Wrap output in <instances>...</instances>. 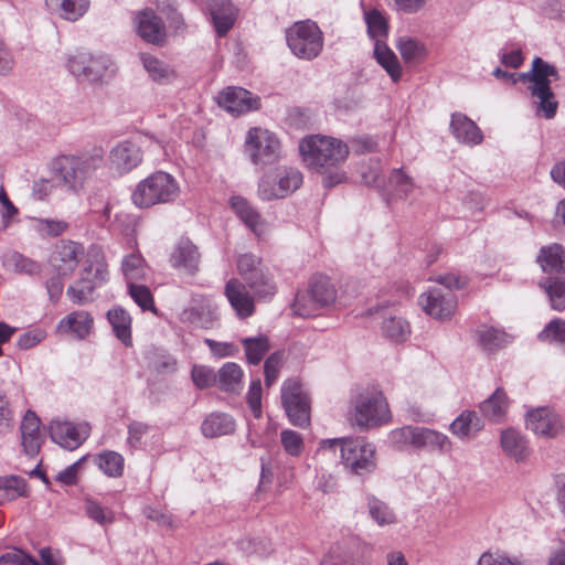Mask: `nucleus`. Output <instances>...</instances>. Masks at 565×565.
<instances>
[{"label": "nucleus", "mask_w": 565, "mask_h": 565, "mask_svg": "<svg viewBox=\"0 0 565 565\" xmlns=\"http://www.w3.org/2000/svg\"><path fill=\"white\" fill-rule=\"evenodd\" d=\"M492 74L497 78L509 79L512 84H515L518 79L529 82L527 90L530 95L539 100L536 115H542L546 119H552L556 115L558 103L554 98L550 79L551 77L554 79L559 77L554 65L536 56L532 61V67L529 72L516 75L497 67Z\"/></svg>", "instance_id": "nucleus-1"}, {"label": "nucleus", "mask_w": 565, "mask_h": 565, "mask_svg": "<svg viewBox=\"0 0 565 565\" xmlns=\"http://www.w3.org/2000/svg\"><path fill=\"white\" fill-rule=\"evenodd\" d=\"M104 149L92 147L76 154H63L55 160L58 180L70 191H81L86 181L104 163Z\"/></svg>", "instance_id": "nucleus-2"}, {"label": "nucleus", "mask_w": 565, "mask_h": 565, "mask_svg": "<svg viewBox=\"0 0 565 565\" xmlns=\"http://www.w3.org/2000/svg\"><path fill=\"white\" fill-rule=\"evenodd\" d=\"M108 276L103 249L97 245H92L87 249L81 278L67 287L66 296L78 306L92 302L95 290L108 281Z\"/></svg>", "instance_id": "nucleus-3"}, {"label": "nucleus", "mask_w": 565, "mask_h": 565, "mask_svg": "<svg viewBox=\"0 0 565 565\" xmlns=\"http://www.w3.org/2000/svg\"><path fill=\"white\" fill-rule=\"evenodd\" d=\"M340 446L341 462L354 476L364 477L375 471L376 448L363 437L323 439L320 448Z\"/></svg>", "instance_id": "nucleus-4"}, {"label": "nucleus", "mask_w": 565, "mask_h": 565, "mask_svg": "<svg viewBox=\"0 0 565 565\" xmlns=\"http://www.w3.org/2000/svg\"><path fill=\"white\" fill-rule=\"evenodd\" d=\"M299 151L308 168L320 171L344 162L349 154V146L332 137L311 136L300 142Z\"/></svg>", "instance_id": "nucleus-5"}, {"label": "nucleus", "mask_w": 565, "mask_h": 565, "mask_svg": "<svg viewBox=\"0 0 565 565\" xmlns=\"http://www.w3.org/2000/svg\"><path fill=\"white\" fill-rule=\"evenodd\" d=\"M181 193L177 179L164 171H157L141 180L131 194L132 203L140 209L174 202Z\"/></svg>", "instance_id": "nucleus-6"}, {"label": "nucleus", "mask_w": 565, "mask_h": 565, "mask_svg": "<svg viewBox=\"0 0 565 565\" xmlns=\"http://www.w3.org/2000/svg\"><path fill=\"white\" fill-rule=\"evenodd\" d=\"M237 271L244 285L248 287L257 300L269 301L277 292L274 276L265 266L263 259L252 253L237 257Z\"/></svg>", "instance_id": "nucleus-7"}, {"label": "nucleus", "mask_w": 565, "mask_h": 565, "mask_svg": "<svg viewBox=\"0 0 565 565\" xmlns=\"http://www.w3.org/2000/svg\"><path fill=\"white\" fill-rule=\"evenodd\" d=\"M287 45L295 56L311 61L323 49V34L317 23L306 20L295 22L286 30Z\"/></svg>", "instance_id": "nucleus-8"}, {"label": "nucleus", "mask_w": 565, "mask_h": 565, "mask_svg": "<svg viewBox=\"0 0 565 565\" xmlns=\"http://www.w3.org/2000/svg\"><path fill=\"white\" fill-rule=\"evenodd\" d=\"M337 299V289L327 276H315L307 294H298L292 303L294 312L300 317L317 315L320 308L329 307Z\"/></svg>", "instance_id": "nucleus-9"}, {"label": "nucleus", "mask_w": 565, "mask_h": 565, "mask_svg": "<svg viewBox=\"0 0 565 565\" xmlns=\"http://www.w3.org/2000/svg\"><path fill=\"white\" fill-rule=\"evenodd\" d=\"M391 412L382 392L373 391L356 397L353 422L362 430H367L388 423Z\"/></svg>", "instance_id": "nucleus-10"}, {"label": "nucleus", "mask_w": 565, "mask_h": 565, "mask_svg": "<svg viewBox=\"0 0 565 565\" xmlns=\"http://www.w3.org/2000/svg\"><path fill=\"white\" fill-rule=\"evenodd\" d=\"M245 151L255 166L265 167L278 161L280 142L269 130L254 127L247 132Z\"/></svg>", "instance_id": "nucleus-11"}, {"label": "nucleus", "mask_w": 565, "mask_h": 565, "mask_svg": "<svg viewBox=\"0 0 565 565\" xmlns=\"http://www.w3.org/2000/svg\"><path fill=\"white\" fill-rule=\"evenodd\" d=\"M281 403L289 422L294 426L303 428L310 424V398L300 382L296 380L284 382Z\"/></svg>", "instance_id": "nucleus-12"}, {"label": "nucleus", "mask_w": 565, "mask_h": 565, "mask_svg": "<svg viewBox=\"0 0 565 565\" xmlns=\"http://www.w3.org/2000/svg\"><path fill=\"white\" fill-rule=\"evenodd\" d=\"M110 60L106 55H93L86 51L70 54L66 67L79 82L96 83L107 76Z\"/></svg>", "instance_id": "nucleus-13"}, {"label": "nucleus", "mask_w": 565, "mask_h": 565, "mask_svg": "<svg viewBox=\"0 0 565 565\" xmlns=\"http://www.w3.org/2000/svg\"><path fill=\"white\" fill-rule=\"evenodd\" d=\"M525 425L529 430L542 438H555L563 429L558 414L546 406L529 411L525 416Z\"/></svg>", "instance_id": "nucleus-14"}, {"label": "nucleus", "mask_w": 565, "mask_h": 565, "mask_svg": "<svg viewBox=\"0 0 565 565\" xmlns=\"http://www.w3.org/2000/svg\"><path fill=\"white\" fill-rule=\"evenodd\" d=\"M50 437L52 441L64 449L74 450L78 448L89 436L88 424H73L54 419L50 424Z\"/></svg>", "instance_id": "nucleus-15"}, {"label": "nucleus", "mask_w": 565, "mask_h": 565, "mask_svg": "<svg viewBox=\"0 0 565 565\" xmlns=\"http://www.w3.org/2000/svg\"><path fill=\"white\" fill-rule=\"evenodd\" d=\"M220 107L234 116L257 110L260 107V99L242 87H226L217 97Z\"/></svg>", "instance_id": "nucleus-16"}, {"label": "nucleus", "mask_w": 565, "mask_h": 565, "mask_svg": "<svg viewBox=\"0 0 565 565\" xmlns=\"http://www.w3.org/2000/svg\"><path fill=\"white\" fill-rule=\"evenodd\" d=\"M141 161L140 147L130 140L119 141L110 149L108 156L109 168L120 175L137 168Z\"/></svg>", "instance_id": "nucleus-17"}, {"label": "nucleus", "mask_w": 565, "mask_h": 565, "mask_svg": "<svg viewBox=\"0 0 565 565\" xmlns=\"http://www.w3.org/2000/svg\"><path fill=\"white\" fill-rule=\"evenodd\" d=\"M419 303L427 315L436 319H444L454 313L457 299L452 291L433 288L420 295Z\"/></svg>", "instance_id": "nucleus-18"}, {"label": "nucleus", "mask_w": 565, "mask_h": 565, "mask_svg": "<svg viewBox=\"0 0 565 565\" xmlns=\"http://www.w3.org/2000/svg\"><path fill=\"white\" fill-rule=\"evenodd\" d=\"M84 255L82 244L73 241H63L51 257L52 266L60 276H72Z\"/></svg>", "instance_id": "nucleus-19"}, {"label": "nucleus", "mask_w": 565, "mask_h": 565, "mask_svg": "<svg viewBox=\"0 0 565 565\" xmlns=\"http://www.w3.org/2000/svg\"><path fill=\"white\" fill-rule=\"evenodd\" d=\"M136 31L148 43L163 45L167 39L166 26L161 19L150 9L140 11L136 18Z\"/></svg>", "instance_id": "nucleus-20"}, {"label": "nucleus", "mask_w": 565, "mask_h": 565, "mask_svg": "<svg viewBox=\"0 0 565 565\" xmlns=\"http://www.w3.org/2000/svg\"><path fill=\"white\" fill-rule=\"evenodd\" d=\"M206 10L220 38L225 36L233 28L237 9L230 0H209Z\"/></svg>", "instance_id": "nucleus-21"}, {"label": "nucleus", "mask_w": 565, "mask_h": 565, "mask_svg": "<svg viewBox=\"0 0 565 565\" xmlns=\"http://www.w3.org/2000/svg\"><path fill=\"white\" fill-rule=\"evenodd\" d=\"M225 295L237 317L244 319L254 313V299L256 298L247 291L241 280L230 279L225 286Z\"/></svg>", "instance_id": "nucleus-22"}, {"label": "nucleus", "mask_w": 565, "mask_h": 565, "mask_svg": "<svg viewBox=\"0 0 565 565\" xmlns=\"http://www.w3.org/2000/svg\"><path fill=\"white\" fill-rule=\"evenodd\" d=\"M200 258L198 247L189 239H181L171 254L170 263L173 268L193 275L199 270Z\"/></svg>", "instance_id": "nucleus-23"}, {"label": "nucleus", "mask_w": 565, "mask_h": 565, "mask_svg": "<svg viewBox=\"0 0 565 565\" xmlns=\"http://www.w3.org/2000/svg\"><path fill=\"white\" fill-rule=\"evenodd\" d=\"M41 420L32 411H28L22 419L20 430L24 452L34 457L39 454L43 436L40 430Z\"/></svg>", "instance_id": "nucleus-24"}, {"label": "nucleus", "mask_w": 565, "mask_h": 565, "mask_svg": "<svg viewBox=\"0 0 565 565\" xmlns=\"http://www.w3.org/2000/svg\"><path fill=\"white\" fill-rule=\"evenodd\" d=\"M450 130L454 137L461 143L476 146L482 142L483 135L480 128L461 113L451 115Z\"/></svg>", "instance_id": "nucleus-25"}, {"label": "nucleus", "mask_w": 565, "mask_h": 565, "mask_svg": "<svg viewBox=\"0 0 565 565\" xmlns=\"http://www.w3.org/2000/svg\"><path fill=\"white\" fill-rule=\"evenodd\" d=\"M500 443L504 454L516 462L525 461L531 454L526 438L513 428L502 430Z\"/></svg>", "instance_id": "nucleus-26"}, {"label": "nucleus", "mask_w": 565, "mask_h": 565, "mask_svg": "<svg viewBox=\"0 0 565 565\" xmlns=\"http://www.w3.org/2000/svg\"><path fill=\"white\" fill-rule=\"evenodd\" d=\"M415 448H426L430 451H437L441 455H445L452 450V443L447 435L438 430L426 427H417Z\"/></svg>", "instance_id": "nucleus-27"}, {"label": "nucleus", "mask_w": 565, "mask_h": 565, "mask_svg": "<svg viewBox=\"0 0 565 565\" xmlns=\"http://www.w3.org/2000/svg\"><path fill=\"white\" fill-rule=\"evenodd\" d=\"M184 320L205 330L216 327L217 309L210 301L203 300L183 312Z\"/></svg>", "instance_id": "nucleus-28"}, {"label": "nucleus", "mask_w": 565, "mask_h": 565, "mask_svg": "<svg viewBox=\"0 0 565 565\" xmlns=\"http://www.w3.org/2000/svg\"><path fill=\"white\" fill-rule=\"evenodd\" d=\"M484 427L482 417L475 411L462 412L449 426L452 435L460 439L476 436Z\"/></svg>", "instance_id": "nucleus-29"}, {"label": "nucleus", "mask_w": 565, "mask_h": 565, "mask_svg": "<svg viewBox=\"0 0 565 565\" xmlns=\"http://www.w3.org/2000/svg\"><path fill=\"white\" fill-rule=\"evenodd\" d=\"M235 420L226 413H211L201 425V431L206 438H217L235 431Z\"/></svg>", "instance_id": "nucleus-30"}, {"label": "nucleus", "mask_w": 565, "mask_h": 565, "mask_svg": "<svg viewBox=\"0 0 565 565\" xmlns=\"http://www.w3.org/2000/svg\"><path fill=\"white\" fill-rule=\"evenodd\" d=\"M93 327V318L87 311H74L63 318L57 329L63 333H74L77 338H86Z\"/></svg>", "instance_id": "nucleus-31"}, {"label": "nucleus", "mask_w": 565, "mask_h": 565, "mask_svg": "<svg viewBox=\"0 0 565 565\" xmlns=\"http://www.w3.org/2000/svg\"><path fill=\"white\" fill-rule=\"evenodd\" d=\"M46 7L62 19L77 21L88 10L89 0H45Z\"/></svg>", "instance_id": "nucleus-32"}, {"label": "nucleus", "mask_w": 565, "mask_h": 565, "mask_svg": "<svg viewBox=\"0 0 565 565\" xmlns=\"http://www.w3.org/2000/svg\"><path fill=\"white\" fill-rule=\"evenodd\" d=\"M478 344L489 352L504 348L511 342V337L502 329L480 326L475 332Z\"/></svg>", "instance_id": "nucleus-33"}, {"label": "nucleus", "mask_w": 565, "mask_h": 565, "mask_svg": "<svg viewBox=\"0 0 565 565\" xmlns=\"http://www.w3.org/2000/svg\"><path fill=\"white\" fill-rule=\"evenodd\" d=\"M29 493V487L24 478L15 475L0 477V505L18 498H26Z\"/></svg>", "instance_id": "nucleus-34"}, {"label": "nucleus", "mask_w": 565, "mask_h": 565, "mask_svg": "<svg viewBox=\"0 0 565 565\" xmlns=\"http://www.w3.org/2000/svg\"><path fill=\"white\" fill-rule=\"evenodd\" d=\"M107 319L118 340L126 347L132 345L131 339V317L122 308H113L107 312Z\"/></svg>", "instance_id": "nucleus-35"}, {"label": "nucleus", "mask_w": 565, "mask_h": 565, "mask_svg": "<svg viewBox=\"0 0 565 565\" xmlns=\"http://www.w3.org/2000/svg\"><path fill=\"white\" fill-rule=\"evenodd\" d=\"M231 206L235 214L248 226L256 235L264 231V223L258 212L249 205L242 196L231 199Z\"/></svg>", "instance_id": "nucleus-36"}, {"label": "nucleus", "mask_w": 565, "mask_h": 565, "mask_svg": "<svg viewBox=\"0 0 565 565\" xmlns=\"http://www.w3.org/2000/svg\"><path fill=\"white\" fill-rule=\"evenodd\" d=\"M374 57L386 71L393 82L402 77V67L396 54L386 45L385 41L374 43Z\"/></svg>", "instance_id": "nucleus-37"}, {"label": "nucleus", "mask_w": 565, "mask_h": 565, "mask_svg": "<svg viewBox=\"0 0 565 565\" xmlns=\"http://www.w3.org/2000/svg\"><path fill=\"white\" fill-rule=\"evenodd\" d=\"M537 262L544 273L565 271V249L559 244L542 247Z\"/></svg>", "instance_id": "nucleus-38"}, {"label": "nucleus", "mask_w": 565, "mask_h": 565, "mask_svg": "<svg viewBox=\"0 0 565 565\" xmlns=\"http://www.w3.org/2000/svg\"><path fill=\"white\" fill-rule=\"evenodd\" d=\"M242 379L243 370L234 362L225 363L217 372V384L227 393H239L243 387Z\"/></svg>", "instance_id": "nucleus-39"}, {"label": "nucleus", "mask_w": 565, "mask_h": 565, "mask_svg": "<svg viewBox=\"0 0 565 565\" xmlns=\"http://www.w3.org/2000/svg\"><path fill=\"white\" fill-rule=\"evenodd\" d=\"M248 364L258 365L270 350L269 339L265 334L241 339Z\"/></svg>", "instance_id": "nucleus-40"}, {"label": "nucleus", "mask_w": 565, "mask_h": 565, "mask_svg": "<svg viewBox=\"0 0 565 565\" xmlns=\"http://www.w3.org/2000/svg\"><path fill=\"white\" fill-rule=\"evenodd\" d=\"M140 58L145 70L154 82L169 83L175 78L174 70L156 56L141 54Z\"/></svg>", "instance_id": "nucleus-41"}, {"label": "nucleus", "mask_w": 565, "mask_h": 565, "mask_svg": "<svg viewBox=\"0 0 565 565\" xmlns=\"http://www.w3.org/2000/svg\"><path fill=\"white\" fill-rule=\"evenodd\" d=\"M396 47L404 62L408 64H418L426 56L425 45L414 38H399L396 42Z\"/></svg>", "instance_id": "nucleus-42"}, {"label": "nucleus", "mask_w": 565, "mask_h": 565, "mask_svg": "<svg viewBox=\"0 0 565 565\" xmlns=\"http://www.w3.org/2000/svg\"><path fill=\"white\" fill-rule=\"evenodd\" d=\"M94 462L110 478H118L124 472V457L116 451L105 450L94 457Z\"/></svg>", "instance_id": "nucleus-43"}, {"label": "nucleus", "mask_w": 565, "mask_h": 565, "mask_svg": "<svg viewBox=\"0 0 565 565\" xmlns=\"http://www.w3.org/2000/svg\"><path fill=\"white\" fill-rule=\"evenodd\" d=\"M508 408V401L504 391L497 388L495 392L480 405L482 414L493 422L500 420Z\"/></svg>", "instance_id": "nucleus-44"}, {"label": "nucleus", "mask_w": 565, "mask_h": 565, "mask_svg": "<svg viewBox=\"0 0 565 565\" xmlns=\"http://www.w3.org/2000/svg\"><path fill=\"white\" fill-rule=\"evenodd\" d=\"M366 500L369 514L377 525L385 526L396 522L395 513L385 502L371 494L366 497Z\"/></svg>", "instance_id": "nucleus-45"}, {"label": "nucleus", "mask_w": 565, "mask_h": 565, "mask_svg": "<svg viewBox=\"0 0 565 565\" xmlns=\"http://www.w3.org/2000/svg\"><path fill=\"white\" fill-rule=\"evenodd\" d=\"M276 179L280 199L295 192L302 183V174L294 168L279 169Z\"/></svg>", "instance_id": "nucleus-46"}, {"label": "nucleus", "mask_w": 565, "mask_h": 565, "mask_svg": "<svg viewBox=\"0 0 565 565\" xmlns=\"http://www.w3.org/2000/svg\"><path fill=\"white\" fill-rule=\"evenodd\" d=\"M121 271L128 282L143 279L146 276V264L139 252L126 255L121 262Z\"/></svg>", "instance_id": "nucleus-47"}, {"label": "nucleus", "mask_w": 565, "mask_h": 565, "mask_svg": "<svg viewBox=\"0 0 565 565\" xmlns=\"http://www.w3.org/2000/svg\"><path fill=\"white\" fill-rule=\"evenodd\" d=\"M382 333L391 341L404 342L411 334V328L401 317H390L382 323Z\"/></svg>", "instance_id": "nucleus-48"}, {"label": "nucleus", "mask_w": 565, "mask_h": 565, "mask_svg": "<svg viewBox=\"0 0 565 565\" xmlns=\"http://www.w3.org/2000/svg\"><path fill=\"white\" fill-rule=\"evenodd\" d=\"M541 286L545 289L551 306L561 311L565 308V277L546 278Z\"/></svg>", "instance_id": "nucleus-49"}, {"label": "nucleus", "mask_w": 565, "mask_h": 565, "mask_svg": "<svg viewBox=\"0 0 565 565\" xmlns=\"http://www.w3.org/2000/svg\"><path fill=\"white\" fill-rule=\"evenodd\" d=\"M367 33L376 42L384 41L387 36L388 25L386 19L377 10L365 13Z\"/></svg>", "instance_id": "nucleus-50"}, {"label": "nucleus", "mask_w": 565, "mask_h": 565, "mask_svg": "<svg viewBox=\"0 0 565 565\" xmlns=\"http://www.w3.org/2000/svg\"><path fill=\"white\" fill-rule=\"evenodd\" d=\"M385 189L398 196H407L414 189V182L402 169H394Z\"/></svg>", "instance_id": "nucleus-51"}, {"label": "nucleus", "mask_w": 565, "mask_h": 565, "mask_svg": "<svg viewBox=\"0 0 565 565\" xmlns=\"http://www.w3.org/2000/svg\"><path fill=\"white\" fill-rule=\"evenodd\" d=\"M4 264L17 273H25L28 275L36 274L40 270V265L36 262L17 252L7 254Z\"/></svg>", "instance_id": "nucleus-52"}, {"label": "nucleus", "mask_w": 565, "mask_h": 565, "mask_svg": "<svg viewBox=\"0 0 565 565\" xmlns=\"http://www.w3.org/2000/svg\"><path fill=\"white\" fill-rule=\"evenodd\" d=\"M543 342L565 345V320L554 319L539 333Z\"/></svg>", "instance_id": "nucleus-53"}, {"label": "nucleus", "mask_w": 565, "mask_h": 565, "mask_svg": "<svg viewBox=\"0 0 565 565\" xmlns=\"http://www.w3.org/2000/svg\"><path fill=\"white\" fill-rule=\"evenodd\" d=\"M128 291L134 301L145 311L151 310L156 312L153 296L150 289L145 285L128 282Z\"/></svg>", "instance_id": "nucleus-54"}, {"label": "nucleus", "mask_w": 565, "mask_h": 565, "mask_svg": "<svg viewBox=\"0 0 565 565\" xmlns=\"http://www.w3.org/2000/svg\"><path fill=\"white\" fill-rule=\"evenodd\" d=\"M280 441L284 450L292 457H299L305 448L302 436L295 430L284 429L280 433Z\"/></svg>", "instance_id": "nucleus-55"}, {"label": "nucleus", "mask_w": 565, "mask_h": 565, "mask_svg": "<svg viewBox=\"0 0 565 565\" xmlns=\"http://www.w3.org/2000/svg\"><path fill=\"white\" fill-rule=\"evenodd\" d=\"M417 427L418 426H404L392 430L388 434L390 443L398 449H402L405 446H412L415 448Z\"/></svg>", "instance_id": "nucleus-56"}, {"label": "nucleus", "mask_w": 565, "mask_h": 565, "mask_svg": "<svg viewBox=\"0 0 565 565\" xmlns=\"http://www.w3.org/2000/svg\"><path fill=\"white\" fill-rule=\"evenodd\" d=\"M191 377L194 385L200 390L207 388L217 382V373L215 374L211 367L205 365H193Z\"/></svg>", "instance_id": "nucleus-57"}, {"label": "nucleus", "mask_w": 565, "mask_h": 565, "mask_svg": "<svg viewBox=\"0 0 565 565\" xmlns=\"http://www.w3.org/2000/svg\"><path fill=\"white\" fill-rule=\"evenodd\" d=\"M361 177L363 182L369 186L381 190L386 188V182L382 177L381 162L379 160H375L369 167L362 168Z\"/></svg>", "instance_id": "nucleus-58"}, {"label": "nucleus", "mask_w": 565, "mask_h": 565, "mask_svg": "<svg viewBox=\"0 0 565 565\" xmlns=\"http://www.w3.org/2000/svg\"><path fill=\"white\" fill-rule=\"evenodd\" d=\"M85 512L89 519L100 525L114 522V513L94 500L87 499L85 501Z\"/></svg>", "instance_id": "nucleus-59"}, {"label": "nucleus", "mask_w": 565, "mask_h": 565, "mask_svg": "<svg viewBox=\"0 0 565 565\" xmlns=\"http://www.w3.org/2000/svg\"><path fill=\"white\" fill-rule=\"evenodd\" d=\"M282 363V354L280 352L271 353L264 363V375L266 386H271L278 379Z\"/></svg>", "instance_id": "nucleus-60"}, {"label": "nucleus", "mask_w": 565, "mask_h": 565, "mask_svg": "<svg viewBox=\"0 0 565 565\" xmlns=\"http://www.w3.org/2000/svg\"><path fill=\"white\" fill-rule=\"evenodd\" d=\"M0 565H42L22 550L13 548L0 556Z\"/></svg>", "instance_id": "nucleus-61"}, {"label": "nucleus", "mask_w": 565, "mask_h": 565, "mask_svg": "<svg viewBox=\"0 0 565 565\" xmlns=\"http://www.w3.org/2000/svg\"><path fill=\"white\" fill-rule=\"evenodd\" d=\"M36 228L42 235L55 237L63 234L68 224L63 220L40 218L36 222Z\"/></svg>", "instance_id": "nucleus-62"}, {"label": "nucleus", "mask_w": 565, "mask_h": 565, "mask_svg": "<svg viewBox=\"0 0 565 565\" xmlns=\"http://www.w3.org/2000/svg\"><path fill=\"white\" fill-rule=\"evenodd\" d=\"M246 401L254 417L259 418L262 416V382L259 379L250 382Z\"/></svg>", "instance_id": "nucleus-63"}, {"label": "nucleus", "mask_w": 565, "mask_h": 565, "mask_svg": "<svg viewBox=\"0 0 565 565\" xmlns=\"http://www.w3.org/2000/svg\"><path fill=\"white\" fill-rule=\"evenodd\" d=\"M258 195L264 201L280 199L277 179H271L269 175H264L258 184Z\"/></svg>", "instance_id": "nucleus-64"}]
</instances>
